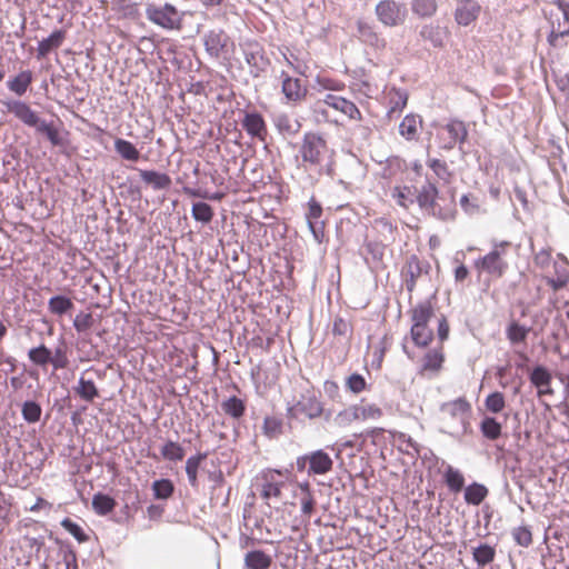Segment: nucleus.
I'll return each mask as SVG.
<instances>
[{
  "mask_svg": "<svg viewBox=\"0 0 569 569\" xmlns=\"http://www.w3.org/2000/svg\"><path fill=\"white\" fill-rule=\"evenodd\" d=\"M485 407L491 413H499L506 407L505 396L500 391L489 393L485 399Z\"/></svg>",
  "mask_w": 569,
  "mask_h": 569,
  "instance_id": "47",
  "label": "nucleus"
},
{
  "mask_svg": "<svg viewBox=\"0 0 569 569\" xmlns=\"http://www.w3.org/2000/svg\"><path fill=\"white\" fill-rule=\"evenodd\" d=\"M114 150L122 159L128 161H138L140 158V152L136 146L122 138L114 140Z\"/></svg>",
  "mask_w": 569,
  "mask_h": 569,
  "instance_id": "33",
  "label": "nucleus"
},
{
  "mask_svg": "<svg viewBox=\"0 0 569 569\" xmlns=\"http://www.w3.org/2000/svg\"><path fill=\"white\" fill-rule=\"evenodd\" d=\"M510 246L509 241H493L491 251L476 260V268L493 278H501L508 269V262L505 257Z\"/></svg>",
  "mask_w": 569,
  "mask_h": 569,
  "instance_id": "1",
  "label": "nucleus"
},
{
  "mask_svg": "<svg viewBox=\"0 0 569 569\" xmlns=\"http://www.w3.org/2000/svg\"><path fill=\"white\" fill-rule=\"evenodd\" d=\"M244 60L249 66V72L253 78L264 73L270 64L263 48L256 41H248L242 46Z\"/></svg>",
  "mask_w": 569,
  "mask_h": 569,
  "instance_id": "6",
  "label": "nucleus"
},
{
  "mask_svg": "<svg viewBox=\"0 0 569 569\" xmlns=\"http://www.w3.org/2000/svg\"><path fill=\"white\" fill-rule=\"evenodd\" d=\"M445 481L452 492H459L465 486V478L462 473L451 466H448L445 471Z\"/></svg>",
  "mask_w": 569,
  "mask_h": 569,
  "instance_id": "42",
  "label": "nucleus"
},
{
  "mask_svg": "<svg viewBox=\"0 0 569 569\" xmlns=\"http://www.w3.org/2000/svg\"><path fill=\"white\" fill-rule=\"evenodd\" d=\"M511 536L515 542L520 547L528 548L532 543V533L527 526H519L513 528Z\"/></svg>",
  "mask_w": 569,
  "mask_h": 569,
  "instance_id": "54",
  "label": "nucleus"
},
{
  "mask_svg": "<svg viewBox=\"0 0 569 569\" xmlns=\"http://www.w3.org/2000/svg\"><path fill=\"white\" fill-rule=\"evenodd\" d=\"M422 271L423 267L419 258L415 254L410 256L407 259L406 270L403 271L406 289L409 292L413 291L417 279L421 276Z\"/></svg>",
  "mask_w": 569,
  "mask_h": 569,
  "instance_id": "19",
  "label": "nucleus"
},
{
  "mask_svg": "<svg viewBox=\"0 0 569 569\" xmlns=\"http://www.w3.org/2000/svg\"><path fill=\"white\" fill-rule=\"evenodd\" d=\"M480 12V7L476 3H465L456 9L455 18L458 24L469 26L473 22Z\"/></svg>",
  "mask_w": 569,
  "mask_h": 569,
  "instance_id": "25",
  "label": "nucleus"
},
{
  "mask_svg": "<svg viewBox=\"0 0 569 569\" xmlns=\"http://www.w3.org/2000/svg\"><path fill=\"white\" fill-rule=\"evenodd\" d=\"M287 410L290 418L315 419L321 416L323 408L318 397L312 391H307L301 393L296 403L288 406Z\"/></svg>",
  "mask_w": 569,
  "mask_h": 569,
  "instance_id": "4",
  "label": "nucleus"
},
{
  "mask_svg": "<svg viewBox=\"0 0 569 569\" xmlns=\"http://www.w3.org/2000/svg\"><path fill=\"white\" fill-rule=\"evenodd\" d=\"M529 328L518 323L511 322L507 328V337L511 343L523 342L528 336Z\"/></svg>",
  "mask_w": 569,
  "mask_h": 569,
  "instance_id": "55",
  "label": "nucleus"
},
{
  "mask_svg": "<svg viewBox=\"0 0 569 569\" xmlns=\"http://www.w3.org/2000/svg\"><path fill=\"white\" fill-rule=\"evenodd\" d=\"M161 456L164 460L177 462L181 461L184 457V450L183 448L172 440H168L162 447H161Z\"/></svg>",
  "mask_w": 569,
  "mask_h": 569,
  "instance_id": "40",
  "label": "nucleus"
},
{
  "mask_svg": "<svg viewBox=\"0 0 569 569\" xmlns=\"http://www.w3.org/2000/svg\"><path fill=\"white\" fill-rule=\"evenodd\" d=\"M36 131L46 134L52 146L63 144V139L61 138L58 129L54 128L52 123H48L47 121L42 120L37 127Z\"/></svg>",
  "mask_w": 569,
  "mask_h": 569,
  "instance_id": "48",
  "label": "nucleus"
},
{
  "mask_svg": "<svg viewBox=\"0 0 569 569\" xmlns=\"http://www.w3.org/2000/svg\"><path fill=\"white\" fill-rule=\"evenodd\" d=\"M392 197L396 199L397 203L402 208H409L416 199L411 192L410 187H396L392 191Z\"/></svg>",
  "mask_w": 569,
  "mask_h": 569,
  "instance_id": "52",
  "label": "nucleus"
},
{
  "mask_svg": "<svg viewBox=\"0 0 569 569\" xmlns=\"http://www.w3.org/2000/svg\"><path fill=\"white\" fill-rule=\"evenodd\" d=\"M373 228L377 230V232L382 238V241L392 240V234L396 229V227L392 224V222L385 217L378 218L373 221Z\"/></svg>",
  "mask_w": 569,
  "mask_h": 569,
  "instance_id": "53",
  "label": "nucleus"
},
{
  "mask_svg": "<svg viewBox=\"0 0 569 569\" xmlns=\"http://www.w3.org/2000/svg\"><path fill=\"white\" fill-rule=\"evenodd\" d=\"M2 104L7 111L12 113L23 124L37 129L42 119L31 109V107L22 100H3Z\"/></svg>",
  "mask_w": 569,
  "mask_h": 569,
  "instance_id": "9",
  "label": "nucleus"
},
{
  "mask_svg": "<svg viewBox=\"0 0 569 569\" xmlns=\"http://www.w3.org/2000/svg\"><path fill=\"white\" fill-rule=\"evenodd\" d=\"M221 409L233 419H240L246 411V402L237 396H231L221 402Z\"/></svg>",
  "mask_w": 569,
  "mask_h": 569,
  "instance_id": "31",
  "label": "nucleus"
},
{
  "mask_svg": "<svg viewBox=\"0 0 569 569\" xmlns=\"http://www.w3.org/2000/svg\"><path fill=\"white\" fill-rule=\"evenodd\" d=\"M241 126L250 137L257 138L261 141L266 140L267 124L263 117L259 112H246L241 121Z\"/></svg>",
  "mask_w": 569,
  "mask_h": 569,
  "instance_id": "10",
  "label": "nucleus"
},
{
  "mask_svg": "<svg viewBox=\"0 0 569 569\" xmlns=\"http://www.w3.org/2000/svg\"><path fill=\"white\" fill-rule=\"evenodd\" d=\"M327 152V141L322 136L312 131L303 134L299 153L305 163L310 166H320Z\"/></svg>",
  "mask_w": 569,
  "mask_h": 569,
  "instance_id": "3",
  "label": "nucleus"
},
{
  "mask_svg": "<svg viewBox=\"0 0 569 569\" xmlns=\"http://www.w3.org/2000/svg\"><path fill=\"white\" fill-rule=\"evenodd\" d=\"M358 419H360L358 406H351L337 415L336 422L345 427Z\"/></svg>",
  "mask_w": 569,
  "mask_h": 569,
  "instance_id": "58",
  "label": "nucleus"
},
{
  "mask_svg": "<svg viewBox=\"0 0 569 569\" xmlns=\"http://www.w3.org/2000/svg\"><path fill=\"white\" fill-rule=\"evenodd\" d=\"M273 123L279 133L292 137L298 133L300 123L286 113H279L273 118Z\"/></svg>",
  "mask_w": 569,
  "mask_h": 569,
  "instance_id": "26",
  "label": "nucleus"
},
{
  "mask_svg": "<svg viewBox=\"0 0 569 569\" xmlns=\"http://www.w3.org/2000/svg\"><path fill=\"white\" fill-rule=\"evenodd\" d=\"M386 244L383 241H369L366 243V250L371 256L372 260L380 262L385 254Z\"/></svg>",
  "mask_w": 569,
  "mask_h": 569,
  "instance_id": "60",
  "label": "nucleus"
},
{
  "mask_svg": "<svg viewBox=\"0 0 569 569\" xmlns=\"http://www.w3.org/2000/svg\"><path fill=\"white\" fill-rule=\"evenodd\" d=\"M459 202L461 209L469 216H475L480 212V206L476 197L463 194Z\"/></svg>",
  "mask_w": 569,
  "mask_h": 569,
  "instance_id": "59",
  "label": "nucleus"
},
{
  "mask_svg": "<svg viewBox=\"0 0 569 569\" xmlns=\"http://www.w3.org/2000/svg\"><path fill=\"white\" fill-rule=\"evenodd\" d=\"M359 37L363 42H367L375 47L383 46V40L376 33L373 27L366 22L358 23Z\"/></svg>",
  "mask_w": 569,
  "mask_h": 569,
  "instance_id": "45",
  "label": "nucleus"
},
{
  "mask_svg": "<svg viewBox=\"0 0 569 569\" xmlns=\"http://www.w3.org/2000/svg\"><path fill=\"white\" fill-rule=\"evenodd\" d=\"M243 563L247 569H269L272 558L262 550H251L244 555Z\"/></svg>",
  "mask_w": 569,
  "mask_h": 569,
  "instance_id": "22",
  "label": "nucleus"
},
{
  "mask_svg": "<svg viewBox=\"0 0 569 569\" xmlns=\"http://www.w3.org/2000/svg\"><path fill=\"white\" fill-rule=\"evenodd\" d=\"M440 411L443 415L458 420L461 425L462 433L468 431L471 405L466 400V398L460 397L456 400L443 402L440 406Z\"/></svg>",
  "mask_w": 569,
  "mask_h": 569,
  "instance_id": "8",
  "label": "nucleus"
},
{
  "mask_svg": "<svg viewBox=\"0 0 569 569\" xmlns=\"http://www.w3.org/2000/svg\"><path fill=\"white\" fill-rule=\"evenodd\" d=\"M278 78L281 80V92L287 103L298 104L306 99L308 89L299 78L291 77L284 70Z\"/></svg>",
  "mask_w": 569,
  "mask_h": 569,
  "instance_id": "7",
  "label": "nucleus"
},
{
  "mask_svg": "<svg viewBox=\"0 0 569 569\" xmlns=\"http://www.w3.org/2000/svg\"><path fill=\"white\" fill-rule=\"evenodd\" d=\"M445 357L441 349L429 350L423 357L422 370L437 372L443 363Z\"/></svg>",
  "mask_w": 569,
  "mask_h": 569,
  "instance_id": "39",
  "label": "nucleus"
},
{
  "mask_svg": "<svg viewBox=\"0 0 569 569\" xmlns=\"http://www.w3.org/2000/svg\"><path fill=\"white\" fill-rule=\"evenodd\" d=\"M422 129V119L419 114L409 113L399 123V134L407 141H417Z\"/></svg>",
  "mask_w": 569,
  "mask_h": 569,
  "instance_id": "14",
  "label": "nucleus"
},
{
  "mask_svg": "<svg viewBox=\"0 0 569 569\" xmlns=\"http://www.w3.org/2000/svg\"><path fill=\"white\" fill-rule=\"evenodd\" d=\"M263 435L270 439L282 433V420L274 416H267L262 425Z\"/></svg>",
  "mask_w": 569,
  "mask_h": 569,
  "instance_id": "46",
  "label": "nucleus"
},
{
  "mask_svg": "<svg viewBox=\"0 0 569 569\" xmlns=\"http://www.w3.org/2000/svg\"><path fill=\"white\" fill-rule=\"evenodd\" d=\"M32 81V72L30 70H23L7 81V88L18 97H22L26 94Z\"/></svg>",
  "mask_w": 569,
  "mask_h": 569,
  "instance_id": "20",
  "label": "nucleus"
},
{
  "mask_svg": "<svg viewBox=\"0 0 569 569\" xmlns=\"http://www.w3.org/2000/svg\"><path fill=\"white\" fill-rule=\"evenodd\" d=\"M191 216L196 221L209 223L213 218V210L207 202H196L191 208Z\"/></svg>",
  "mask_w": 569,
  "mask_h": 569,
  "instance_id": "44",
  "label": "nucleus"
},
{
  "mask_svg": "<svg viewBox=\"0 0 569 569\" xmlns=\"http://www.w3.org/2000/svg\"><path fill=\"white\" fill-rule=\"evenodd\" d=\"M66 39V31L63 29L54 30L48 38L38 42L37 57L44 58L53 49L59 48Z\"/></svg>",
  "mask_w": 569,
  "mask_h": 569,
  "instance_id": "18",
  "label": "nucleus"
},
{
  "mask_svg": "<svg viewBox=\"0 0 569 569\" xmlns=\"http://www.w3.org/2000/svg\"><path fill=\"white\" fill-rule=\"evenodd\" d=\"M411 338L417 346L425 347L431 341L432 331L428 328V325H422L419 328L412 325Z\"/></svg>",
  "mask_w": 569,
  "mask_h": 569,
  "instance_id": "49",
  "label": "nucleus"
},
{
  "mask_svg": "<svg viewBox=\"0 0 569 569\" xmlns=\"http://www.w3.org/2000/svg\"><path fill=\"white\" fill-rule=\"evenodd\" d=\"M325 103H327L328 107L347 116L349 119L359 121L362 119V114L358 107L352 101L347 100L343 97L328 93L325 97Z\"/></svg>",
  "mask_w": 569,
  "mask_h": 569,
  "instance_id": "12",
  "label": "nucleus"
},
{
  "mask_svg": "<svg viewBox=\"0 0 569 569\" xmlns=\"http://www.w3.org/2000/svg\"><path fill=\"white\" fill-rule=\"evenodd\" d=\"M21 415L26 422L36 423L41 419L42 408L34 400H26L21 406Z\"/></svg>",
  "mask_w": 569,
  "mask_h": 569,
  "instance_id": "38",
  "label": "nucleus"
},
{
  "mask_svg": "<svg viewBox=\"0 0 569 569\" xmlns=\"http://www.w3.org/2000/svg\"><path fill=\"white\" fill-rule=\"evenodd\" d=\"M146 17L151 23L164 30H180L182 27L183 13L170 3H147Z\"/></svg>",
  "mask_w": 569,
  "mask_h": 569,
  "instance_id": "2",
  "label": "nucleus"
},
{
  "mask_svg": "<svg viewBox=\"0 0 569 569\" xmlns=\"http://www.w3.org/2000/svg\"><path fill=\"white\" fill-rule=\"evenodd\" d=\"M322 216L321 204L311 198L308 202V212L306 213L307 222L319 221Z\"/></svg>",
  "mask_w": 569,
  "mask_h": 569,
  "instance_id": "63",
  "label": "nucleus"
},
{
  "mask_svg": "<svg viewBox=\"0 0 569 569\" xmlns=\"http://www.w3.org/2000/svg\"><path fill=\"white\" fill-rule=\"evenodd\" d=\"M206 51L213 58H218L227 43V36L221 29H213L203 36Z\"/></svg>",
  "mask_w": 569,
  "mask_h": 569,
  "instance_id": "15",
  "label": "nucleus"
},
{
  "mask_svg": "<svg viewBox=\"0 0 569 569\" xmlns=\"http://www.w3.org/2000/svg\"><path fill=\"white\" fill-rule=\"evenodd\" d=\"M50 365H52L54 370L64 369L69 365V359L67 355V347L64 342H62L60 346H58L54 351H51V361Z\"/></svg>",
  "mask_w": 569,
  "mask_h": 569,
  "instance_id": "51",
  "label": "nucleus"
},
{
  "mask_svg": "<svg viewBox=\"0 0 569 569\" xmlns=\"http://www.w3.org/2000/svg\"><path fill=\"white\" fill-rule=\"evenodd\" d=\"M61 526L78 541L86 542L88 540V536L84 533L83 529L72 521L70 518H64L61 521Z\"/></svg>",
  "mask_w": 569,
  "mask_h": 569,
  "instance_id": "56",
  "label": "nucleus"
},
{
  "mask_svg": "<svg viewBox=\"0 0 569 569\" xmlns=\"http://www.w3.org/2000/svg\"><path fill=\"white\" fill-rule=\"evenodd\" d=\"M332 333L338 337L348 338L351 333V326L347 320L338 317L333 321Z\"/></svg>",
  "mask_w": 569,
  "mask_h": 569,
  "instance_id": "62",
  "label": "nucleus"
},
{
  "mask_svg": "<svg viewBox=\"0 0 569 569\" xmlns=\"http://www.w3.org/2000/svg\"><path fill=\"white\" fill-rule=\"evenodd\" d=\"M206 452H199L194 456H191L186 461V473L188 477L189 485L192 488H198V470L200 463L207 458Z\"/></svg>",
  "mask_w": 569,
  "mask_h": 569,
  "instance_id": "27",
  "label": "nucleus"
},
{
  "mask_svg": "<svg viewBox=\"0 0 569 569\" xmlns=\"http://www.w3.org/2000/svg\"><path fill=\"white\" fill-rule=\"evenodd\" d=\"M420 37L428 40L433 47H441L443 42V30L439 26L426 24L420 30Z\"/></svg>",
  "mask_w": 569,
  "mask_h": 569,
  "instance_id": "43",
  "label": "nucleus"
},
{
  "mask_svg": "<svg viewBox=\"0 0 569 569\" xmlns=\"http://www.w3.org/2000/svg\"><path fill=\"white\" fill-rule=\"evenodd\" d=\"M94 323V319L91 312H80L73 319V327L77 332H86Z\"/></svg>",
  "mask_w": 569,
  "mask_h": 569,
  "instance_id": "57",
  "label": "nucleus"
},
{
  "mask_svg": "<svg viewBox=\"0 0 569 569\" xmlns=\"http://www.w3.org/2000/svg\"><path fill=\"white\" fill-rule=\"evenodd\" d=\"M433 315L432 306L429 301L418 303L411 309V321L419 328L422 325H428L430 318Z\"/></svg>",
  "mask_w": 569,
  "mask_h": 569,
  "instance_id": "29",
  "label": "nucleus"
},
{
  "mask_svg": "<svg viewBox=\"0 0 569 569\" xmlns=\"http://www.w3.org/2000/svg\"><path fill=\"white\" fill-rule=\"evenodd\" d=\"M73 308V301L64 295L53 296L48 301V310L53 316L62 317L69 313Z\"/></svg>",
  "mask_w": 569,
  "mask_h": 569,
  "instance_id": "23",
  "label": "nucleus"
},
{
  "mask_svg": "<svg viewBox=\"0 0 569 569\" xmlns=\"http://www.w3.org/2000/svg\"><path fill=\"white\" fill-rule=\"evenodd\" d=\"M472 557L478 567H485L495 560L496 549L488 543H480L472 549Z\"/></svg>",
  "mask_w": 569,
  "mask_h": 569,
  "instance_id": "35",
  "label": "nucleus"
},
{
  "mask_svg": "<svg viewBox=\"0 0 569 569\" xmlns=\"http://www.w3.org/2000/svg\"><path fill=\"white\" fill-rule=\"evenodd\" d=\"M408 102V92L405 89L392 88L389 92V104L388 116L391 117L395 113H400L406 108Z\"/></svg>",
  "mask_w": 569,
  "mask_h": 569,
  "instance_id": "30",
  "label": "nucleus"
},
{
  "mask_svg": "<svg viewBox=\"0 0 569 569\" xmlns=\"http://www.w3.org/2000/svg\"><path fill=\"white\" fill-rule=\"evenodd\" d=\"M479 429L483 438L490 441L499 439L502 435V425L495 417L490 416L482 418Z\"/></svg>",
  "mask_w": 569,
  "mask_h": 569,
  "instance_id": "24",
  "label": "nucleus"
},
{
  "mask_svg": "<svg viewBox=\"0 0 569 569\" xmlns=\"http://www.w3.org/2000/svg\"><path fill=\"white\" fill-rule=\"evenodd\" d=\"M28 358L33 365L46 368L51 361V350L44 345H39L29 349Z\"/></svg>",
  "mask_w": 569,
  "mask_h": 569,
  "instance_id": "36",
  "label": "nucleus"
},
{
  "mask_svg": "<svg viewBox=\"0 0 569 569\" xmlns=\"http://www.w3.org/2000/svg\"><path fill=\"white\" fill-rule=\"evenodd\" d=\"M529 380L537 388V396L539 398L553 395V389L550 386L552 376L546 367L541 365L536 366L529 375Z\"/></svg>",
  "mask_w": 569,
  "mask_h": 569,
  "instance_id": "11",
  "label": "nucleus"
},
{
  "mask_svg": "<svg viewBox=\"0 0 569 569\" xmlns=\"http://www.w3.org/2000/svg\"><path fill=\"white\" fill-rule=\"evenodd\" d=\"M378 20L386 27H396L401 24L407 16L405 3L395 0H381L376 6Z\"/></svg>",
  "mask_w": 569,
  "mask_h": 569,
  "instance_id": "5",
  "label": "nucleus"
},
{
  "mask_svg": "<svg viewBox=\"0 0 569 569\" xmlns=\"http://www.w3.org/2000/svg\"><path fill=\"white\" fill-rule=\"evenodd\" d=\"M152 491L156 499H169L174 492L173 482L170 479L162 478L152 482Z\"/></svg>",
  "mask_w": 569,
  "mask_h": 569,
  "instance_id": "41",
  "label": "nucleus"
},
{
  "mask_svg": "<svg viewBox=\"0 0 569 569\" xmlns=\"http://www.w3.org/2000/svg\"><path fill=\"white\" fill-rule=\"evenodd\" d=\"M488 496V489L486 486L473 482L465 489V500L468 505L478 506Z\"/></svg>",
  "mask_w": 569,
  "mask_h": 569,
  "instance_id": "34",
  "label": "nucleus"
},
{
  "mask_svg": "<svg viewBox=\"0 0 569 569\" xmlns=\"http://www.w3.org/2000/svg\"><path fill=\"white\" fill-rule=\"evenodd\" d=\"M74 392L87 402H92L99 396L98 388L93 380L84 379L83 375L79 378L78 386L74 387Z\"/></svg>",
  "mask_w": 569,
  "mask_h": 569,
  "instance_id": "28",
  "label": "nucleus"
},
{
  "mask_svg": "<svg viewBox=\"0 0 569 569\" xmlns=\"http://www.w3.org/2000/svg\"><path fill=\"white\" fill-rule=\"evenodd\" d=\"M438 194L439 190L436 184L431 181H426V183L421 186L416 201L422 210L428 211L429 209H435Z\"/></svg>",
  "mask_w": 569,
  "mask_h": 569,
  "instance_id": "17",
  "label": "nucleus"
},
{
  "mask_svg": "<svg viewBox=\"0 0 569 569\" xmlns=\"http://www.w3.org/2000/svg\"><path fill=\"white\" fill-rule=\"evenodd\" d=\"M141 180L153 188V190H167L171 186V178L156 170L138 169Z\"/></svg>",
  "mask_w": 569,
  "mask_h": 569,
  "instance_id": "16",
  "label": "nucleus"
},
{
  "mask_svg": "<svg viewBox=\"0 0 569 569\" xmlns=\"http://www.w3.org/2000/svg\"><path fill=\"white\" fill-rule=\"evenodd\" d=\"M92 507L98 515L106 516L114 509L116 501L110 496L98 492L92 498Z\"/></svg>",
  "mask_w": 569,
  "mask_h": 569,
  "instance_id": "37",
  "label": "nucleus"
},
{
  "mask_svg": "<svg viewBox=\"0 0 569 569\" xmlns=\"http://www.w3.org/2000/svg\"><path fill=\"white\" fill-rule=\"evenodd\" d=\"M347 386L353 393H359L365 390L366 380L361 375L352 373L347 380Z\"/></svg>",
  "mask_w": 569,
  "mask_h": 569,
  "instance_id": "64",
  "label": "nucleus"
},
{
  "mask_svg": "<svg viewBox=\"0 0 569 569\" xmlns=\"http://www.w3.org/2000/svg\"><path fill=\"white\" fill-rule=\"evenodd\" d=\"M428 164L439 179H441L443 181L449 180L450 172H449L448 166L445 161H441L439 159H431V160H429Z\"/></svg>",
  "mask_w": 569,
  "mask_h": 569,
  "instance_id": "61",
  "label": "nucleus"
},
{
  "mask_svg": "<svg viewBox=\"0 0 569 569\" xmlns=\"http://www.w3.org/2000/svg\"><path fill=\"white\" fill-rule=\"evenodd\" d=\"M308 455L309 467L307 469V473L309 476L326 475L332 469L333 461L323 450L319 449Z\"/></svg>",
  "mask_w": 569,
  "mask_h": 569,
  "instance_id": "13",
  "label": "nucleus"
},
{
  "mask_svg": "<svg viewBox=\"0 0 569 569\" xmlns=\"http://www.w3.org/2000/svg\"><path fill=\"white\" fill-rule=\"evenodd\" d=\"M446 130L450 136V141L445 144L446 149H452L456 143L461 146L468 137V130L465 123L460 120H451L447 123Z\"/></svg>",
  "mask_w": 569,
  "mask_h": 569,
  "instance_id": "21",
  "label": "nucleus"
},
{
  "mask_svg": "<svg viewBox=\"0 0 569 569\" xmlns=\"http://www.w3.org/2000/svg\"><path fill=\"white\" fill-rule=\"evenodd\" d=\"M412 11L419 17H431L437 10L436 0H412Z\"/></svg>",
  "mask_w": 569,
  "mask_h": 569,
  "instance_id": "50",
  "label": "nucleus"
},
{
  "mask_svg": "<svg viewBox=\"0 0 569 569\" xmlns=\"http://www.w3.org/2000/svg\"><path fill=\"white\" fill-rule=\"evenodd\" d=\"M555 273V277H545L543 279L553 291H559L569 283V271L565 266L556 263Z\"/></svg>",
  "mask_w": 569,
  "mask_h": 569,
  "instance_id": "32",
  "label": "nucleus"
}]
</instances>
